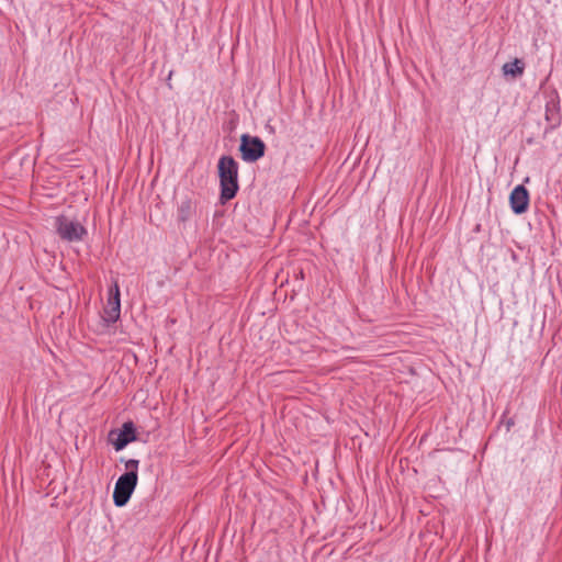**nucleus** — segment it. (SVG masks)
Instances as JSON below:
<instances>
[{
	"label": "nucleus",
	"instance_id": "nucleus-1",
	"mask_svg": "<svg viewBox=\"0 0 562 562\" xmlns=\"http://www.w3.org/2000/svg\"><path fill=\"white\" fill-rule=\"evenodd\" d=\"M238 162L232 156L224 155L218 159L217 173L220 178L221 204L233 200L238 193Z\"/></svg>",
	"mask_w": 562,
	"mask_h": 562
},
{
	"label": "nucleus",
	"instance_id": "nucleus-2",
	"mask_svg": "<svg viewBox=\"0 0 562 562\" xmlns=\"http://www.w3.org/2000/svg\"><path fill=\"white\" fill-rule=\"evenodd\" d=\"M125 470L126 472L119 477L114 486L113 502L117 507L127 504L137 485L138 460L128 459L125 462Z\"/></svg>",
	"mask_w": 562,
	"mask_h": 562
},
{
	"label": "nucleus",
	"instance_id": "nucleus-3",
	"mask_svg": "<svg viewBox=\"0 0 562 562\" xmlns=\"http://www.w3.org/2000/svg\"><path fill=\"white\" fill-rule=\"evenodd\" d=\"M266 144L258 137L250 134H243L240 136V144L238 150L240 157L246 162H256L261 159L266 154Z\"/></svg>",
	"mask_w": 562,
	"mask_h": 562
},
{
	"label": "nucleus",
	"instance_id": "nucleus-4",
	"mask_svg": "<svg viewBox=\"0 0 562 562\" xmlns=\"http://www.w3.org/2000/svg\"><path fill=\"white\" fill-rule=\"evenodd\" d=\"M55 228L59 237L69 243L81 241L88 234L83 225L65 215H59L55 218Z\"/></svg>",
	"mask_w": 562,
	"mask_h": 562
},
{
	"label": "nucleus",
	"instance_id": "nucleus-5",
	"mask_svg": "<svg viewBox=\"0 0 562 562\" xmlns=\"http://www.w3.org/2000/svg\"><path fill=\"white\" fill-rule=\"evenodd\" d=\"M108 440L116 451L124 449L130 442L136 440V427L133 422H125L121 428L112 429Z\"/></svg>",
	"mask_w": 562,
	"mask_h": 562
},
{
	"label": "nucleus",
	"instance_id": "nucleus-6",
	"mask_svg": "<svg viewBox=\"0 0 562 562\" xmlns=\"http://www.w3.org/2000/svg\"><path fill=\"white\" fill-rule=\"evenodd\" d=\"M121 314V294L120 286L115 281L113 286L109 290V299L106 306L104 307L103 321L106 325L114 324Z\"/></svg>",
	"mask_w": 562,
	"mask_h": 562
},
{
	"label": "nucleus",
	"instance_id": "nucleus-7",
	"mask_svg": "<svg viewBox=\"0 0 562 562\" xmlns=\"http://www.w3.org/2000/svg\"><path fill=\"white\" fill-rule=\"evenodd\" d=\"M529 192L525 186H516L509 194V205L512 211L517 214H524L527 212L529 206Z\"/></svg>",
	"mask_w": 562,
	"mask_h": 562
},
{
	"label": "nucleus",
	"instance_id": "nucleus-8",
	"mask_svg": "<svg viewBox=\"0 0 562 562\" xmlns=\"http://www.w3.org/2000/svg\"><path fill=\"white\" fill-rule=\"evenodd\" d=\"M502 70H503L504 76H508L513 79H516L524 75L525 63L522 59L515 58L513 61L505 63L503 65Z\"/></svg>",
	"mask_w": 562,
	"mask_h": 562
},
{
	"label": "nucleus",
	"instance_id": "nucleus-9",
	"mask_svg": "<svg viewBox=\"0 0 562 562\" xmlns=\"http://www.w3.org/2000/svg\"><path fill=\"white\" fill-rule=\"evenodd\" d=\"M195 211V205L190 198H184L177 210V220L178 222L186 223L188 222Z\"/></svg>",
	"mask_w": 562,
	"mask_h": 562
},
{
	"label": "nucleus",
	"instance_id": "nucleus-10",
	"mask_svg": "<svg viewBox=\"0 0 562 562\" xmlns=\"http://www.w3.org/2000/svg\"><path fill=\"white\" fill-rule=\"evenodd\" d=\"M515 422L513 418H508L506 422H505V426H506V431H509L510 428L514 426Z\"/></svg>",
	"mask_w": 562,
	"mask_h": 562
}]
</instances>
